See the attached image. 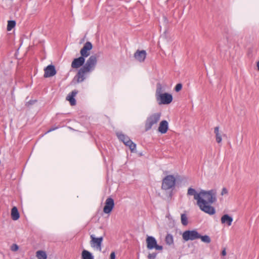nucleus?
I'll use <instances>...</instances> for the list:
<instances>
[{"label": "nucleus", "instance_id": "obj_1", "mask_svg": "<svg viewBox=\"0 0 259 259\" xmlns=\"http://www.w3.org/2000/svg\"><path fill=\"white\" fill-rule=\"evenodd\" d=\"M187 194L189 196H194V199L197 200V204L201 210L210 215L215 213L214 208L210 205L217 201L216 190H202L199 193H197L195 189L189 188Z\"/></svg>", "mask_w": 259, "mask_h": 259}, {"label": "nucleus", "instance_id": "obj_2", "mask_svg": "<svg viewBox=\"0 0 259 259\" xmlns=\"http://www.w3.org/2000/svg\"><path fill=\"white\" fill-rule=\"evenodd\" d=\"M97 62V59L95 55H92L89 57L84 65L78 70L74 77L77 83H80L84 80L87 75L94 70Z\"/></svg>", "mask_w": 259, "mask_h": 259}, {"label": "nucleus", "instance_id": "obj_3", "mask_svg": "<svg viewBox=\"0 0 259 259\" xmlns=\"http://www.w3.org/2000/svg\"><path fill=\"white\" fill-rule=\"evenodd\" d=\"M163 89L160 83H157L155 96L158 104H169L172 101V96L171 94L163 93Z\"/></svg>", "mask_w": 259, "mask_h": 259}, {"label": "nucleus", "instance_id": "obj_4", "mask_svg": "<svg viewBox=\"0 0 259 259\" xmlns=\"http://www.w3.org/2000/svg\"><path fill=\"white\" fill-rule=\"evenodd\" d=\"M176 179L173 175H167L162 180L161 189L165 191H172L176 186Z\"/></svg>", "mask_w": 259, "mask_h": 259}, {"label": "nucleus", "instance_id": "obj_5", "mask_svg": "<svg viewBox=\"0 0 259 259\" xmlns=\"http://www.w3.org/2000/svg\"><path fill=\"white\" fill-rule=\"evenodd\" d=\"M160 116L161 113L157 112L152 114L148 117L145 121V131H149L154 124H156L159 121Z\"/></svg>", "mask_w": 259, "mask_h": 259}, {"label": "nucleus", "instance_id": "obj_6", "mask_svg": "<svg viewBox=\"0 0 259 259\" xmlns=\"http://www.w3.org/2000/svg\"><path fill=\"white\" fill-rule=\"evenodd\" d=\"M117 136L120 141L130 148L132 152L136 149V144L133 142L128 136L121 133H117Z\"/></svg>", "mask_w": 259, "mask_h": 259}, {"label": "nucleus", "instance_id": "obj_7", "mask_svg": "<svg viewBox=\"0 0 259 259\" xmlns=\"http://www.w3.org/2000/svg\"><path fill=\"white\" fill-rule=\"evenodd\" d=\"M147 248L149 250L155 249L156 250L162 251L163 246L157 244L156 239L153 236H147L146 238Z\"/></svg>", "mask_w": 259, "mask_h": 259}, {"label": "nucleus", "instance_id": "obj_8", "mask_svg": "<svg viewBox=\"0 0 259 259\" xmlns=\"http://www.w3.org/2000/svg\"><path fill=\"white\" fill-rule=\"evenodd\" d=\"M182 237L186 241L194 240L200 238L199 233L195 230L185 231L182 234Z\"/></svg>", "mask_w": 259, "mask_h": 259}, {"label": "nucleus", "instance_id": "obj_9", "mask_svg": "<svg viewBox=\"0 0 259 259\" xmlns=\"http://www.w3.org/2000/svg\"><path fill=\"white\" fill-rule=\"evenodd\" d=\"M91 241L90 244L92 248H95L97 250L101 251L102 250V243L103 240V237L101 236L97 238L95 235L92 234L90 235Z\"/></svg>", "mask_w": 259, "mask_h": 259}, {"label": "nucleus", "instance_id": "obj_10", "mask_svg": "<svg viewBox=\"0 0 259 259\" xmlns=\"http://www.w3.org/2000/svg\"><path fill=\"white\" fill-rule=\"evenodd\" d=\"M92 48L93 46L91 42L87 41L85 42L80 51V57H83L84 59L88 57L90 55V52H89V51L92 50Z\"/></svg>", "mask_w": 259, "mask_h": 259}, {"label": "nucleus", "instance_id": "obj_11", "mask_svg": "<svg viewBox=\"0 0 259 259\" xmlns=\"http://www.w3.org/2000/svg\"><path fill=\"white\" fill-rule=\"evenodd\" d=\"M114 206V200L111 197L107 198L105 201V205L103 208V211L105 213H109L112 210Z\"/></svg>", "mask_w": 259, "mask_h": 259}, {"label": "nucleus", "instance_id": "obj_12", "mask_svg": "<svg viewBox=\"0 0 259 259\" xmlns=\"http://www.w3.org/2000/svg\"><path fill=\"white\" fill-rule=\"evenodd\" d=\"M85 62V59L82 57H79L77 58H75L71 63V67L72 68L77 69L82 67Z\"/></svg>", "mask_w": 259, "mask_h": 259}, {"label": "nucleus", "instance_id": "obj_13", "mask_svg": "<svg viewBox=\"0 0 259 259\" xmlns=\"http://www.w3.org/2000/svg\"><path fill=\"white\" fill-rule=\"evenodd\" d=\"M45 74L44 77H50L53 76L56 74V70L55 67L53 65H48L45 69Z\"/></svg>", "mask_w": 259, "mask_h": 259}, {"label": "nucleus", "instance_id": "obj_14", "mask_svg": "<svg viewBox=\"0 0 259 259\" xmlns=\"http://www.w3.org/2000/svg\"><path fill=\"white\" fill-rule=\"evenodd\" d=\"M146 55L147 54L145 50H137L134 54V57L138 61L143 62L146 59Z\"/></svg>", "mask_w": 259, "mask_h": 259}, {"label": "nucleus", "instance_id": "obj_15", "mask_svg": "<svg viewBox=\"0 0 259 259\" xmlns=\"http://www.w3.org/2000/svg\"><path fill=\"white\" fill-rule=\"evenodd\" d=\"M78 92L77 90H74L69 93L66 97V100L69 101L70 105L72 106L76 105V100L74 97Z\"/></svg>", "mask_w": 259, "mask_h": 259}, {"label": "nucleus", "instance_id": "obj_16", "mask_svg": "<svg viewBox=\"0 0 259 259\" xmlns=\"http://www.w3.org/2000/svg\"><path fill=\"white\" fill-rule=\"evenodd\" d=\"M168 128V123L166 120H162L160 122L158 127V131L161 134H165Z\"/></svg>", "mask_w": 259, "mask_h": 259}, {"label": "nucleus", "instance_id": "obj_17", "mask_svg": "<svg viewBox=\"0 0 259 259\" xmlns=\"http://www.w3.org/2000/svg\"><path fill=\"white\" fill-rule=\"evenodd\" d=\"M233 222L232 217H230L228 214H224L221 218V222L222 224H227L228 226H230L231 225Z\"/></svg>", "mask_w": 259, "mask_h": 259}, {"label": "nucleus", "instance_id": "obj_18", "mask_svg": "<svg viewBox=\"0 0 259 259\" xmlns=\"http://www.w3.org/2000/svg\"><path fill=\"white\" fill-rule=\"evenodd\" d=\"M11 218L13 220L16 221L20 218V214L17 207L14 206L11 210Z\"/></svg>", "mask_w": 259, "mask_h": 259}, {"label": "nucleus", "instance_id": "obj_19", "mask_svg": "<svg viewBox=\"0 0 259 259\" xmlns=\"http://www.w3.org/2000/svg\"><path fill=\"white\" fill-rule=\"evenodd\" d=\"M214 133L215 135L216 141L218 143H221L222 141V136L220 132L219 126H216L214 128Z\"/></svg>", "mask_w": 259, "mask_h": 259}, {"label": "nucleus", "instance_id": "obj_20", "mask_svg": "<svg viewBox=\"0 0 259 259\" xmlns=\"http://www.w3.org/2000/svg\"><path fill=\"white\" fill-rule=\"evenodd\" d=\"M82 259H94V256L89 251L83 250L81 253Z\"/></svg>", "mask_w": 259, "mask_h": 259}, {"label": "nucleus", "instance_id": "obj_21", "mask_svg": "<svg viewBox=\"0 0 259 259\" xmlns=\"http://www.w3.org/2000/svg\"><path fill=\"white\" fill-rule=\"evenodd\" d=\"M165 241L166 244L171 245L174 244V237L170 234H167L165 238Z\"/></svg>", "mask_w": 259, "mask_h": 259}, {"label": "nucleus", "instance_id": "obj_22", "mask_svg": "<svg viewBox=\"0 0 259 259\" xmlns=\"http://www.w3.org/2000/svg\"><path fill=\"white\" fill-rule=\"evenodd\" d=\"M36 256L38 259H47V255L45 251L39 250L36 252Z\"/></svg>", "mask_w": 259, "mask_h": 259}, {"label": "nucleus", "instance_id": "obj_23", "mask_svg": "<svg viewBox=\"0 0 259 259\" xmlns=\"http://www.w3.org/2000/svg\"><path fill=\"white\" fill-rule=\"evenodd\" d=\"M199 239H201V240L204 243H209L211 242L210 238L207 235L202 236L199 234Z\"/></svg>", "mask_w": 259, "mask_h": 259}, {"label": "nucleus", "instance_id": "obj_24", "mask_svg": "<svg viewBox=\"0 0 259 259\" xmlns=\"http://www.w3.org/2000/svg\"><path fill=\"white\" fill-rule=\"evenodd\" d=\"M16 25V22L14 20H9L8 22L7 30H11Z\"/></svg>", "mask_w": 259, "mask_h": 259}, {"label": "nucleus", "instance_id": "obj_25", "mask_svg": "<svg viewBox=\"0 0 259 259\" xmlns=\"http://www.w3.org/2000/svg\"><path fill=\"white\" fill-rule=\"evenodd\" d=\"M181 223L184 226L187 225L188 222V218L187 215L186 214H182L181 216Z\"/></svg>", "mask_w": 259, "mask_h": 259}, {"label": "nucleus", "instance_id": "obj_26", "mask_svg": "<svg viewBox=\"0 0 259 259\" xmlns=\"http://www.w3.org/2000/svg\"><path fill=\"white\" fill-rule=\"evenodd\" d=\"M157 255V253L156 252H152L149 253L148 255V259H155Z\"/></svg>", "mask_w": 259, "mask_h": 259}, {"label": "nucleus", "instance_id": "obj_27", "mask_svg": "<svg viewBox=\"0 0 259 259\" xmlns=\"http://www.w3.org/2000/svg\"><path fill=\"white\" fill-rule=\"evenodd\" d=\"M18 249H19V246L16 244H13L11 246V249L13 251H16L18 250Z\"/></svg>", "mask_w": 259, "mask_h": 259}, {"label": "nucleus", "instance_id": "obj_28", "mask_svg": "<svg viewBox=\"0 0 259 259\" xmlns=\"http://www.w3.org/2000/svg\"><path fill=\"white\" fill-rule=\"evenodd\" d=\"M182 88V84L181 83H178L175 87V90L176 92H178L181 90Z\"/></svg>", "mask_w": 259, "mask_h": 259}, {"label": "nucleus", "instance_id": "obj_29", "mask_svg": "<svg viewBox=\"0 0 259 259\" xmlns=\"http://www.w3.org/2000/svg\"><path fill=\"white\" fill-rule=\"evenodd\" d=\"M228 194V191L227 189L225 187H223L222 192H221V195L223 196L225 195H227Z\"/></svg>", "mask_w": 259, "mask_h": 259}, {"label": "nucleus", "instance_id": "obj_30", "mask_svg": "<svg viewBox=\"0 0 259 259\" xmlns=\"http://www.w3.org/2000/svg\"><path fill=\"white\" fill-rule=\"evenodd\" d=\"M110 259H115V254L114 252H112L110 254Z\"/></svg>", "mask_w": 259, "mask_h": 259}, {"label": "nucleus", "instance_id": "obj_31", "mask_svg": "<svg viewBox=\"0 0 259 259\" xmlns=\"http://www.w3.org/2000/svg\"><path fill=\"white\" fill-rule=\"evenodd\" d=\"M32 104V100L31 99H30L28 101L26 102V105L28 107L29 105H31Z\"/></svg>", "mask_w": 259, "mask_h": 259}, {"label": "nucleus", "instance_id": "obj_32", "mask_svg": "<svg viewBox=\"0 0 259 259\" xmlns=\"http://www.w3.org/2000/svg\"><path fill=\"white\" fill-rule=\"evenodd\" d=\"M58 128V127H52L48 131V132H52V131H53L56 129H57Z\"/></svg>", "mask_w": 259, "mask_h": 259}, {"label": "nucleus", "instance_id": "obj_33", "mask_svg": "<svg viewBox=\"0 0 259 259\" xmlns=\"http://www.w3.org/2000/svg\"><path fill=\"white\" fill-rule=\"evenodd\" d=\"M222 255L223 256H225L226 255V249L224 248L222 251Z\"/></svg>", "mask_w": 259, "mask_h": 259}, {"label": "nucleus", "instance_id": "obj_34", "mask_svg": "<svg viewBox=\"0 0 259 259\" xmlns=\"http://www.w3.org/2000/svg\"><path fill=\"white\" fill-rule=\"evenodd\" d=\"M257 67L258 70H259V61L257 63Z\"/></svg>", "mask_w": 259, "mask_h": 259}, {"label": "nucleus", "instance_id": "obj_35", "mask_svg": "<svg viewBox=\"0 0 259 259\" xmlns=\"http://www.w3.org/2000/svg\"><path fill=\"white\" fill-rule=\"evenodd\" d=\"M30 259H32V258H30Z\"/></svg>", "mask_w": 259, "mask_h": 259}]
</instances>
